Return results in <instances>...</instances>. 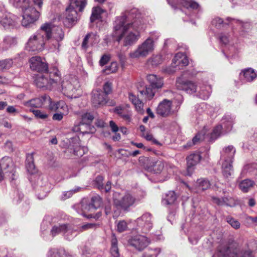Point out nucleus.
<instances>
[{
  "label": "nucleus",
  "instance_id": "obj_62",
  "mask_svg": "<svg viewBox=\"0 0 257 257\" xmlns=\"http://www.w3.org/2000/svg\"><path fill=\"white\" fill-rule=\"evenodd\" d=\"M15 39L11 37L7 36L4 39V43L5 44L7 48L11 46L13 44H15Z\"/></svg>",
  "mask_w": 257,
  "mask_h": 257
},
{
  "label": "nucleus",
  "instance_id": "obj_57",
  "mask_svg": "<svg viewBox=\"0 0 257 257\" xmlns=\"http://www.w3.org/2000/svg\"><path fill=\"white\" fill-rule=\"evenodd\" d=\"M32 112L36 117L42 119H46L49 116L48 114L39 109L33 110Z\"/></svg>",
  "mask_w": 257,
  "mask_h": 257
},
{
  "label": "nucleus",
  "instance_id": "obj_44",
  "mask_svg": "<svg viewBox=\"0 0 257 257\" xmlns=\"http://www.w3.org/2000/svg\"><path fill=\"white\" fill-rule=\"evenodd\" d=\"M230 20H231V21L230 22V25L232 27H234V25L237 24L240 27V29H241L242 31L249 29L250 28V24L248 23H243L238 20L231 19L229 18L226 19L227 21H229Z\"/></svg>",
  "mask_w": 257,
  "mask_h": 257
},
{
  "label": "nucleus",
  "instance_id": "obj_32",
  "mask_svg": "<svg viewBox=\"0 0 257 257\" xmlns=\"http://www.w3.org/2000/svg\"><path fill=\"white\" fill-rule=\"evenodd\" d=\"M114 112L117 114L124 120L128 122L131 121L132 113L130 111L128 110L127 109L124 108L123 107L121 106L116 107L114 109Z\"/></svg>",
  "mask_w": 257,
  "mask_h": 257
},
{
  "label": "nucleus",
  "instance_id": "obj_3",
  "mask_svg": "<svg viewBox=\"0 0 257 257\" xmlns=\"http://www.w3.org/2000/svg\"><path fill=\"white\" fill-rule=\"evenodd\" d=\"M10 3L23 12L22 25L27 27L36 21L40 16L39 10L30 6V0H9Z\"/></svg>",
  "mask_w": 257,
  "mask_h": 257
},
{
  "label": "nucleus",
  "instance_id": "obj_8",
  "mask_svg": "<svg viewBox=\"0 0 257 257\" xmlns=\"http://www.w3.org/2000/svg\"><path fill=\"white\" fill-rule=\"evenodd\" d=\"M136 201V199L130 193L121 195L119 193L115 192L113 194V204L117 208L127 210L135 203Z\"/></svg>",
  "mask_w": 257,
  "mask_h": 257
},
{
  "label": "nucleus",
  "instance_id": "obj_41",
  "mask_svg": "<svg viewBox=\"0 0 257 257\" xmlns=\"http://www.w3.org/2000/svg\"><path fill=\"white\" fill-rule=\"evenodd\" d=\"M254 185V182L249 179L242 180L239 184V189L243 192H247Z\"/></svg>",
  "mask_w": 257,
  "mask_h": 257
},
{
  "label": "nucleus",
  "instance_id": "obj_47",
  "mask_svg": "<svg viewBox=\"0 0 257 257\" xmlns=\"http://www.w3.org/2000/svg\"><path fill=\"white\" fill-rule=\"evenodd\" d=\"M58 112L55 113L53 114L52 116V119L56 121H61L64 115H66L69 113V109L68 107L66 108L62 109L59 111H58Z\"/></svg>",
  "mask_w": 257,
  "mask_h": 257
},
{
  "label": "nucleus",
  "instance_id": "obj_5",
  "mask_svg": "<svg viewBox=\"0 0 257 257\" xmlns=\"http://www.w3.org/2000/svg\"><path fill=\"white\" fill-rule=\"evenodd\" d=\"M60 80V72L57 68L54 67L38 75L35 79V83L38 87L50 89Z\"/></svg>",
  "mask_w": 257,
  "mask_h": 257
},
{
  "label": "nucleus",
  "instance_id": "obj_7",
  "mask_svg": "<svg viewBox=\"0 0 257 257\" xmlns=\"http://www.w3.org/2000/svg\"><path fill=\"white\" fill-rule=\"evenodd\" d=\"M69 6L66 9V20L72 24L77 22L78 14L77 9L82 12L86 5V0H70Z\"/></svg>",
  "mask_w": 257,
  "mask_h": 257
},
{
  "label": "nucleus",
  "instance_id": "obj_26",
  "mask_svg": "<svg viewBox=\"0 0 257 257\" xmlns=\"http://www.w3.org/2000/svg\"><path fill=\"white\" fill-rule=\"evenodd\" d=\"M147 80L150 86L158 90L161 88L163 85L164 82L162 77L158 76L154 74H149L147 75Z\"/></svg>",
  "mask_w": 257,
  "mask_h": 257
},
{
  "label": "nucleus",
  "instance_id": "obj_55",
  "mask_svg": "<svg viewBox=\"0 0 257 257\" xmlns=\"http://www.w3.org/2000/svg\"><path fill=\"white\" fill-rule=\"evenodd\" d=\"M86 36H88V40L92 45L99 42V36L95 33H89Z\"/></svg>",
  "mask_w": 257,
  "mask_h": 257
},
{
  "label": "nucleus",
  "instance_id": "obj_27",
  "mask_svg": "<svg viewBox=\"0 0 257 257\" xmlns=\"http://www.w3.org/2000/svg\"><path fill=\"white\" fill-rule=\"evenodd\" d=\"M208 132V130L205 127H204L203 130L198 133L192 140L191 141H189L187 143V145L184 146V148L187 147H191L193 145L198 144L201 141H203L209 134H206Z\"/></svg>",
  "mask_w": 257,
  "mask_h": 257
},
{
  "label": "nucleus",
  "instance_id": "obj_23",
  "mask_svg": "<svg viewBox=\"0 0 257 257\" xmlns=\"http://www.w3.org/2000/svg\"><path fill=\"white\" fill-rule=\"evenodd\" d=\"M217 255L219 257H237L238 254L235 248L227 245L220 246L218 249Z\"/></svg>",
  "mask_w": 257,
  "mask_h": 257
},
{
  "label": "nucleus",
  "instance_id": "obj_43",
  "mask_svg": "<svg viewBox=\"0 0 257 257\" xmlns=\"http://www.w3.org/2000/svg\"><path fill=\"white\" fill-rule=\"evenodd\" d=\"M141 161L144 162L145 166L150 171H152L157 160L153 157H142Z\"/></svg>",
  "mask_w": 257,
  "mask_h": 257
},
{
  "label": "nucleus",
  "instance_id": "obj_15",
  "mask_svg": "<svg viewBox=\"0 0 257 257\" xmlns=\"http://www.w3.org/2000/svg\"><path fill=\"white\" fill-rule=\"evenodd\" d=\"M172 107V101L167 99H164L159 103L156 108V113L162 117L169 116L173 113Z\"/></svg>",
  "mask_w": 257,
  "mask_h": 257
},
{
  "label": "nucleus",
  "instance_id": "obj_31",
  "mask_svg": "<svg viewBox=\"0 0 257 257\" xmlns=\"http://www.w3.org/2000/svg\"><path fill=\"white\" fill-rule=\"evenodd\" d=\"M139 92L144 99L150 100L154 96L156 89L149 85L142 89H140Z\"/></svg>",
  "mask_w": 257,
  "mask_h": 257
},
{
  "label": "nucleus",
  "instance_id": "obj_2",
  "mask_svg": "<svg viewBox=\"0 0 257 257\" xmlns=\"http://www.w3.org/2000/svg\"><path fill=\"white\" fill-rule=\"evenodd\" d=\"M49 27V24H43L39 30L29 38L26 44L28 51L39 52L45 49L47 38L50 37Z\"/></svg>",
  "mask_w": 257,
  "mask_h": 257
},
{
  "label": "nucleus",
  "instance_id": "obj_14",
  "mask_svg": "<svg viewBox=\"0 0 257 257\" xmlns=\"http://www.w3.org/2000/svg\"><path fill=\"white\" fill-rule=\"evenodd\" d=\"M0 168H1L6 176L10 179L14 180L15 173V166L12 159L9 157H4L0 160Z\"/></svg>",
  "mask_w": 257,
  "mask_h": 257
},
{
  "label": "nucleus",
  "instance_id": "obj_34",
  "mask_svg": "<svg viewBox=\"0 0 257 257\" xmlns=\"http://www.w3.org/2000/svg\"><path fill=\"white\" fill-rule=\"evenodd\" d=\"M34 153L28 154L26 160V167L28 172L30 174H35L37 170L34 164Z\"/></svg>",
  "mask_w": 257,
  "mask_h": 257
},
{
  "label": "nucleus",
  "instance_id": "obj_50",
  "mask_svg": "<svg viewBox=\"0 0 257 257\" xmlns=\"http://www.w3.org/2000/svg\"><path fill=\"white\" fill-rule=\"evenodd\" d=\"M197 185L199 189L204 190L209 188L210 186L209 181L206 179L201 178L197 181Z\"/></svg>",
  "mask_w": 257,
  "mask_h": 257
},
{
  "label": "nucleus",
  "instance_id": "obj_11",
  "mask_svg": "<svg viewBox=\"0 0 257 257\" xmlns=\"http://www.w3.org/2000/svg\"><path fill=\"white\" fill-rule=\"evenodd\" d=\"M138 231L146 233L149 232L153 227L151 215L149 213H145L136 220Z\"/></svg>",
  "mask_w": 257,
  "mask_h": 257
},
{
  "label": "nucleus",
  "instance_id": "obj_35",
  "mask_svg": "<svg viewBox=\"0 0 257 257\" xmlns=\"http://www.w3.org/2000/svg\"><path fill=\"white\" fill-rule=\"evenodd\" d=\"M47 97V95H43L41 97L36 98L34 99H32L29 101L27 102V104L29 106L36 107V108H40L43 105H44L46 103V99L45 97Z\"/></svg>",
  "mask_w": 257,
  "mask_h": 257
},
{
  "label": "nucleus",
  "instance_id": "obj_49",
  "mask_svg": "<svg viewBox=\"0 0 257 257\" xmlns=\"http://www.w3.org/2000/svg\"><path fill=\"white\" fill-rule=\"evenodd\" d=\"M163 59L162 57L160 55H153L150 58L148 62L149 64L152 65L153 66H157L160 64L162 62Z\"/></svg>",
  "mask_w": 257,
  "mask_h": 257
},
{
  "label": "nucleus",
  "instance_id": "obj_61",
  "mask_svg": "<svg viewBox=\"0 0 257 257\" xmlns=\"http://www.w3.org/2000/svg\"><path fill=\"white\" fill-rule=\"evenodd\" d=\"M91 45V44L89 42V41L88 40V36H85L81 44V49L83 50L86 51L89 48V47Z\"/></svg>",
  "mask_w": 257,
  "mask_h": 257
},
{
  "label": "nucleus",
  "instance_id": "obj_45",
  "mask_svg": "<svg viewBox=\"0 0 257 257\" xmlns=\"http://www.w3.org/2000/svg\"><path fill=\"white\" fill-rule=\"evenodd\" d=\"M103 13L102 9L99 7L93 8L92 10V14L90 17V22L91 23L94 22L96 20L101 18V15Z\"/></svg>",
  "mask_w": 257,
  "mask_h": 257
},
{
  "label": "nucleus",
  "instance_id": "obj_21",
  "mask_svg": "<svg viewBox=\"0 0 257 257\" xmlns=\"http://www.w3.org/2000/svg\"><path fill=\"white\" fill-rule=\"evenodd\" d=\"M199 153L196 152L190 154L187 158V175L190 176L194 169V167L199 162L201 159Z\"/></svg>",
  "mask_w": 257,
  "mask_h": 257
},
{
  "label": "nucleus",
  "instance_id": "obj_18",
  "mask_svg": "<svg viewBox=\"0 0 257 257\" xmlns=\"http://www.w3.org/2000/svg\"><path fill=\"white\" fill-rule=\"evenodd\" d=\"M62 91L63 94L69 97H73L79 84L77 80H72V81H63L61 84Z\"/></svg>",
  "mask_w": 257,
  "mask_h": 257
},
{
  "label": "nucleus",
  "instance_id": "obj_10",
  "mask_svg": "<svg viewBox=\"0 0 257 257\" xmlns=\"http://www.w3.org/2000/svg\"><path fill=\"white\" fill-rule=\"evenodd\" d=\"M17 24V17L7 12L4 5L0 3V24L5 29L12 28Z\"/></svg>",
  "mask_w": 257,
  "mask_h": 257
},
{
  "label": "nucleus",
  "instance_id": "obj_17",
  "mask_svg": "<svg viewBox=\"0 0 257 257\" xmlns=\"http://www.w3.org/2000/svg\"><path fill=\"white\" fill-rule=\"evenodd\" d=\"M91 102L95 107H99L107 102V96L99 89L93 90L91 92Z\"/></svg>",
  "mask_w": 257,
  "mask_h": 257
},
{
  "label": "nucleus",
  "instance_id": "obj_54",
  "mask_svg": "<svg viewBox=\"0 0 257 257\" xmlns=\"http://www.w3.org/2000/svg\"><path fill=\"white\" fill-rule=\"evenodd\" d=\"M104 178L101 176H98L94 181V184L95 186L100 190L103 191L104 189V185L103 183Z\"/></svg>",
  "mask_w": 257,
  "mask_h": 257
},
{
  "label": "nucleus",
  "instance_id": "obj_59",
  "mask_svg": "<svg viewBox=\"0 0 257 257\" xmlns=\"http://www.w3.org/2000/svg\"><path fill=\"white\" fill-rule=\"evenodd\" d=\"M118 69V64L116 62H112L105 69L106 73L109 74L115 72Z\"/></svg>",
  "mask_w": 257,
  "mask_h": 257
},
{
  "label": "nucleus",
  "instance_id": "obj_52",
  "mask_svg": "<svg viewBox=\"0 0 257 257\" xmlns=\"http://www.w3.org/2000/svg\"><path fill=\"white\" fill-rule=\"evenodd\" d=\"M13 62L12 59H6L0 61V71L10 68Z\"/></svg>",
  "mask_w": 257,
  "mask_h": 257
},
{
  "label": "nucleus",
  "instance_id": "obj_24",
  "mask_svg": "<svg viewBox=\"0 0 257 257\" xmlns=\"http://www.w3.org/2000/svg\"><path fill=\"white\" fill-rule=\"evenodd\" d=\"M235 152V149L232 145L224 148L221 153V159L223 162L232 163Z\"/></svg>",
  "mask_w": 257,
  "mask_h": 257
},
{
  "label": "nucleus",
  "instance_id": "obj_36",
  "mask_svg": "<svg viewBox=\"0 0 257 257\" xmlns=\"http://www.w3.org/2000/svg\"><path fill=\"white\" fill-rule=\"evenodd\" d=\"M89 126L86 124H83V125H80L79 123L78 126H76L74 128V131L75 132L80 131L83 134H93L95 132V127L91 125V123H89Z\"/></svg>",
  "mask_w": 257,
  "mask_h": 257
},
{
  "label": "nucleus",
  "instance_id": "obj_51",
  "mask_svg": "<svg viewBox=\"0 0 257 257\" xmlns=\"http://www.w3.org/2000/svg\"><path fill=\"white\" fill-rule=\"evenodd\" d=\"M211 89L210 86L202 88L199 92V96L204 100L208 98L210 95Z\"/></svg>",
  "mask_w": 257,
  "mask_h": 257
},
{
  "label": "nucleus",
  "instance_id": "obj_6",
  "mask_svg": "<svg viewBox=\"0 0 257 257\" xmlns=\"http://www.w3.org/2000/svg\"><path fill=\"white\" fill-rule=\"evenodd\" d=\"M45 24H49L50 27V37L47 38L48 44L50 48L53 50L59 51L60 46V42L64 39V33L62 29L58 26H55L51 23H45Z\"/></svg>",
  "mask_w": 257,
  "mask_h": 257
},
{
  "label": "nucleus",
  "instance_id": "obj_56",
  "mask_svg": "<svg viewBox=\"0 0 257 257\" xmlns=\"http://www.w3.org/2000/svg\"><path fill=\"white\" fill-rule=\"evenodd\" d=\"M226 220L232 227L235 229L240 227V224L237 220L228 216L226 217Z\"/></svg>",
  "mask_w": 257,
  "mask_h": 257
},
{
  "label": "nucleus",
  "instance_id": "obj_63",
  "mask_svg": "<svg viewBox=\"0 0 257 257\" xmlns=\"http://www.w3.org/2000/svg\"><path fill=\"white\" fill-rule=\"evenodd\" d=\"M127 228L126 222L124 221H120L117 224V230L120 232H123L126 230Z\"/></svg>",
  "mask_w": 257,
  "mask_h": 257
},
{
  "label": "nucleus",
  "instance_id": "obj_29",
  "mask_svg": "<svg viewBox=\"0 0 257 257\" xmlns=\"http://www.w3.org/2000/svg\"><path fill=\"white\" fill-rule=\"evenodd\" d=\"M212 200L214 203L218 205H226L232 207L235 205L234 199L230 196L224 197L221 198L213 197Z\"/></svg>",
  "mask_w": 257,
  "mask_h": 257
},
{
  "label": "nucleus",
  "instance_id": "obj_40",
  "mask_svg": "<svg viewBox=\"0 0 257 257\" xmlns=\"http://www.w3.org/2000/svg\"><path fill=\"white\" fill-rule=\"evenodd\" d=\"M232 163L223 162L222 164V173L224 177L229 178L233 173Z\"/></svg>",
  "mask_w": 257,
  "mask_h": 257
},
{
  "label": "nucleus",
  "instance_id": "obj_38",
  "mask_svg": "<svg viewBox=\"0 0 257 257\" xmlns=\"http://www.w3.org/2000/svg\"><path fill=\"white\" fill-rule=\"evenodd\" d=\"M48 257H73L64 249H53L49 251Z\"/></svg>",
  "mask_w": 257,
  "mask_h": 257
},
{
  "label": "nucleus",
  "instance_id": "obj_60",
  "mask_svg": "<svg viewBox=\"0 0 257 257\" xmlns=\"http://www.w3.org/2000/svg\"><path fill=\"white\" fill-rule=\"evenodd\" d=\"M164 168V164L161 161H157L156 164L152 169L156 173H160Z\"/></svg>",
  "mask_w": 257,
  "mask_h": 257
},
{
  "label": "nucleus",
  "instance_id": "obj_13",
  "mask_svg": "<svg viewBox=\"0 0 257 257\" xmlns=\"http://www.w3.org/2000/svg\"><path fill=\"white\" fill-rule=\"evenodd\" d=\"M30 66L32 70L43 73L48 69V65L44 58L39 56L32 57L29 60Z\"/></svg>",
  "mask_w": 257,
  "mask_h": 257
},
{
  "label": "nucleus",
  "instance_id": "obj_53",
  "mask_svg": "<svg viewBox=\"0 0 257 257\" xmlns=\"http://www.w3.org/2000/svg\"><path fill=\"white\" fill-rule=\"evenodd\" d=\"M212 24L217 29H221L224 27L227 23L224 22L222 19L215 18L212 21Z\"/></svg>",
  "mask_w": 257,
  "mask_h": 257
},
{
  "label": "nucleus",
  "instance_id": "obj_19",
  "mask_svg": "<svg viewBox=\"0 0 257 257\" xmlns=\"http://www.w3.org/2000/svg\"><path fill=\"white\" fill-rule=\"evenodd\" d=\"M102 198L99 195H96L91 198V202L89 204H80L82 207V215L86 216L87 211H91L99 207L102 204Z\"/></svg>",
  "mask_w": 257,
  "mask_h": 257
},
{
  "label": "nucleus",
  "instance_id": "obj_25",
  "mask_svg": "<svg viewBox=\"0 0 257 257\" xmlns=\"http://www.w3.org/2000/svg\"><path fill=\"white\" fill-rule=\"evenodd\" d=\"M240 77L244 82H250L257 77V73L254 69L248 68L241 70L240 73Z\"/></svg>",
  "mask_w": 257,
  "mask_h": 257
},
{
  "label": "nucleus",
  "instance_id": "obj_64",
  "mask_svg": "<svg viewBox=\"0 0 257 257\" xmlns=\"http://www.w3.org/2000/svg\"><path fill=\"white\" fill-rule=\"evenodd\" d=\"M103 90L104 95H107L110 94L112 91V84L110 82H106L103 85Z\"/></svg>",
  "mask_w": 257,
  "mask_h": 257
},
{
  "label": "nucleus",
  "instance_id": "obj_16",
  "mask_svg": "<svg viewBox=\"0 0 257 257\" xmlns=\"http://www.w3.org/2000/svg\"><path fill=\"white\" fill-rule=\"evenodd\" d=\"M128 243L131 246L141 251L148 245L149 241L145 236L139 235L130 238L128 240Z\"/></svg>",
  "mask_w": 257,
  "mask_h": 257
},
{
  "label": "nucleus",
  "instance_id": "obj_1",
  "mask_svg": "<svg viewBox=\"0 0 257 257\" xmlns=\"http://www.w3.org/2000/svg\"><path fill=\"white\" fill-rule=\"evenodd\" d=\"M144 24L141 14L136 8L127 10L116 17L112 36L118 42L123 39L124 46L135 44L141 37L140 31Z\"/></svg>",
  "mask_w": 257,
  "mask_h": 257
},
{
  "label": "nucleus",
  "instance_id": "obj_22",
  "mask_svg": "<svg viewBox=\"0 0 257 257\" xmlns=\"http://www.w3.org/2000/svg\"><path fill=\"white\" fill-rule=\"evenodd\" d=\"M45 99H46V103L48 104V109L51 111H58L62 109L68 107L66 103L62 100L53 101L48 95H47Z\"/></svg>",
  "mask_w": 257,
  "mask_h": 257
},
{
  "label": "nucleus",
  "instance_id": "obj_30",
  "mask_svg": "<svg viewBox=\"0 0 257 257\" xmlns=\"http://www.w3.org/2000/svg\"><path fill=\"white\" fill-rule=\"evenodd\" d=\"M128 99L130 101L135 105L136 110L140 113H143L144 112L143 106V102L139 99L133 93H128Z\"/></svg>",
  "mask_w": 257,
  "mask_h": 257
},
{
  "label": "nucleus",
  "instance_id": "obj_20",
  "mask_svg": "<svg viewBox=\"0 0 257 257\" xmlns=\"http://www.w3.org/2000/svg\"><path fill=\"white\" fill-rule=\"evenodd\" d=\"M178 89L185 91L187 93L192 94L196 91L197 86L191 81H184L181 78H178L176 83Z\"/></svg>",
  "mask_w": 257,
  "mask_h": 257
},
{
  "label": "nucleus",
  "instance_id": "obj_46",
  "mask_svg": "<svg viewBox=\"0 0 257 257\" xmlns=\"http://www.w3.org/2000/svg\"><path fill=\"white\" fill-rule=\"evenodd\" d=\"M94 117L93 113L91 112H85L81 115V120L79 122L80 125H83V124H86L87 125L89 123H91Z\"/></svg>",
  "mask_w": 257,
  "mask_h": 257
},
{
  "label": "nucleus",
  "instance_id": "obj_42",
  "mask_svg": "<svg viewBox=\"0 0 257 257\" xmlns=\"http://www.w3.org/2000/svg\"><path fill=\"white\" fill-rule=\"evenodd\" d=\"M66 224H58L54 225L51 230V234L53 236H55L59 233H62L64 235L65 230L67 229Z\"/></svg>",
  "mask_w": 257,
  "mask_h": 257
},
{
  "label": "nucleus",
  "instance_id": "obj_9",
  "mask_svg": "<svg viewBox=\"0 0 257 257\" xmlns=\"http://www.w3.org/2000/svg\"><path fill=\"white\" fill-rule=\"evenodd\" d=\"M234 122L233 118L230 115H225L221 120V124L216 126L210 134L209 139H217L221 134H224L231 131Z\"/></svg>",
  "mask_w": 257,
  "mask_h": 257
},
{
  "label": "nucleus",
  "instance_id": "obj_58",
  "mask_svg": "<svg viewBox=\"0 0 257 257\" xmlns=\"http://www.w3.org/2000/svg\"><path fill=\"white\" fill-rule=\"evenodd\" d=\"M80 189V188L78 187L75 189H72V190H70L69 191H66V192H64L63 193L62 196L61 197V199L65 200V199L70 198V197H71L72 196V195L74 193L79 191Z\"/></svg>",
  "mask_w": 257,
  "mask_h": 257
},
{
  "label": "nucleus",
  "instance_id": "obj_37",
  "mask_svg": "<svg viewBox=\"0 0 257 257\" xmlns=\"http://www.w3.org/2000/svg\"><path fill=\"white\" fill-rule=\"evenodd\" d=\"M118 241L114 234H112L111 239L110 253L111 257H119V249L117 246Z\"/></svg>",
  "mask_w": 257,
  "mask_h": 257
},
{
  "label": "nucleus",
  "instance_id": "obj_39",
  "mask_svg": "<svg viewBox=\"0 0 257 257\" xmlns=\"http://www.w3.org/2000/svg\"><path fill=\"white\" fill-rule=\"evenodd\" d=\"M177 199V196L174 191H170L166 194L165 197L163 198L162 203L164 205L173 204Z\"/></svg>",
  "mask_w": 257,
  "mask_h": 257
},
{
  "label": "nucleus",
  "instance_id": "obj_48",
  "mask_svg": "<svg viewBox=\"0 0 257 257\" xmlns=\"http://www.w3.org/2000/svg\"><path fill=\"white\" fill-rule=\"evenodd\" d=\"M77 233L75 230H74L72 226L69 224L67 225V229L65 230L64 237L68 240H71L76 236Z\"/></svg>",
  "mask_w": 257,
  "mask_h": 257
},
{
  "label": "nucleus",
  "instance_id": "obj_4",
  "mask_svg": "<svg viewBox=\"0 0 257 257\" xmlns=\"http://www.w3.org/2000/svg\"><path fill=\"white\" fill-rule=\"evenodd\" d=\"M160 35L157 32H152L150 36L142 44L138 45L137 48L130 53L132 58H145L151 53L155 49V44L158 40Z\"/></svg>",
  "mask_w": 257,
  "mask_h": 257
},
{
  "label": "nucleus",
  "instance_id": "obj_12",
  "mask_svg": "<svg viewBox=\"0 0 257 257\" xmlns=\"http://www.w3.org/2000/svg\"><path fill=\"white\" fill-rule=\"evenodd\" d=\"M35 189L38 198L42 199L46 197L51 190V185L47 178L40 176L37 180Z\"/></svg>",
  "mask_w": 257,
  "mask_h": 257
},
{
  "label": "nucleus",
  "instance_id": "obj_33",
  "mask_svg": "<svg viewBox=\"0 0 257 257\" xmlns=\"http://www.w3.org/2000/svg\"><path fill=\"white\" fill-rule=\"evenodd\" d=\"M179 5L187 9L196 10L198 12L201 11V7L199 4L193 0H180Z\"/></svg>",
  "mask_w": 257,
  "mask_h": 257
},
{
  "label": "nucleus",
  "instance_id": "obj_28",
  "mask_svg": "<svg viewBox=\"0 0 257 257\" xmlns=\"http://www.w3.org/2000/svg\"><path fill=\"white\" fill-rule=\"evenodd\" d=\"M188 64V60L185 55L182 53H177L173 60L172 67L177 66H185Z\"/></svg>",
  "mask_w": 257,
  "mask_h": 257
}]
</instances>
